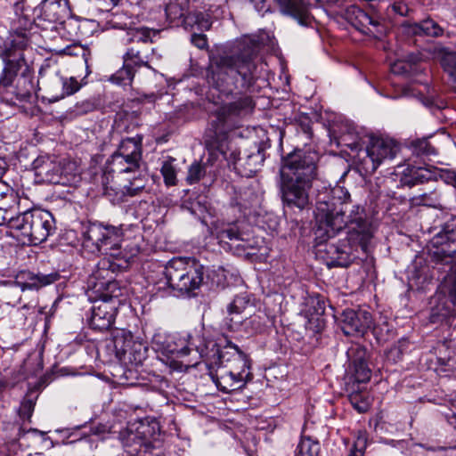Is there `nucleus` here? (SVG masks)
Returning <instances> with one entry per match:
<instances>
[{
  "label": "nucleus",
  "instance_id": "obj_58",
  "mask_svg": "<svg viewBox=\"0 0 456 456\" xmlns=\"http://www.w3.org/2000/svg\"><path fill=\"white\" fill-rule=\"evenodd\" d=\"M452 406L456 410V397L452 400Z\"/></svg>",
  "mask_w": 456,
  "mask_h": 456
},
{
  "label": "nucleus",
  "instance_id": "obj_49",
  "mask_svg": "<svg viewBox=\"0 0 456 456\" xmlns=\"http://www.w3.org/2000/svg\"><path fill=\"white\" fill-rule=\"evenodd\" d=\"M350 401L354 409L359 412H365L369 409L368 401L366 399H361V395L357 393L351 395Z\"/></svg>",
  "mask_w": 456,
  "mask_h": 456
},
{
  "label": "nucleus",
  "instance_id": "obj_22",
  "mask_svg": "<svg viewBox=\"0 0 456 456\" xmlns=\"http://www.w3.org/2000/svg\"><path fill=\"white\" fill-rule=\"evenodd\" d=\"M3 57L5 61V67L0 76V85L6 87L12 83L14 77L17 76L18 70L26 64L24 56L19 53V57L16 58L12 49H4Z\"/></svg>",
  "mask_w": 456,
  "mask_h": 456
},
{
  "label": "nucleus",
  "instance_id": "obj_19",
  "mask_svg": "<svg viewBox=\"0 0 456 456\" xmlns=\"http://www.w3.org/2000/svg\"><path fill=\"white\" fill-rule=\"evenodd\" d=\"M80 89V84L74 77H53L46 87L47 97L50 102H58L66 96L77 93Z\"/></svg>",
  "mask_w": 456,
  "mask_h": 456
},
{
  "label": "nucleus",
  "instance_id": "obj_6",
  "mask_svg": "<svg viewBox=\"0 0 456 456\" xmlns=\"http://www.w3.org/2000/svg\"><path fill=\"white\" fill-rule=\"evenodd\" d=\"M207 341L198 333L180 335L157 332L151 339L152 346L156 351L167 356L187 359L188 366H195L199 363V360L203 357Z\"/></svg>",
  "mask_w": 456,
  "mask_h": 456
},
{
  "label": "nucleus",
  "instance_id": "obj_60",
  "mask_svg": "<svg viewBox=\"0 0 456 456\" xmlns=\"http://www.w3.org/2000/svg\"><path fill=\"white\" fill-rule=\"evenodd\" d=\"M66 52L68 53V54H75L74 53H72V52L70 51V49H69V48H67V49H66Z\"/></svg>",
  "mask_w": 456,
  "mask_h": 456
},
{
  "label": "nucleus",
  "instance_id": "obj_13",
  "mask_svg": "<svg viewBox=\"0 0 456 456\" xmlns=\"http://www.w3.org/2000/svg\"><path fill=\"white\" fill-rule=\"evenodd\" d=\"M254 308L251 295L247 292L237 295L227 306L225 323L232 331L240 330L244 316L250 314Z\"/></svg>",
  "mask_w": 456,
  "mask_h": 456
},
{
  "label": "nucleus",
  "instance_id": "obj_24",
  "mask_svg": "<svg viewBox=\"0 0 456 456\" xmlns=\"http://www.w3.org/2000/svg\"><path fill=\"white\" fill-rule=\"evenodd\" d=\"M346 17L353 26L362 32H366L365 29H368L370 25L376 28L380 25L379 18L354 5L346 10Z\"/></svg>",
  "mask_w": 456,
  "mask_h": 456
},
{
  "label": "nucleus",
  "instance_id": "obj_48",
  "mask_svg": "<svg viewBox=\"0 0 456 456\" xmlns=\"http://www.w3.org/2000/svg\"><path fill=\"white\" fill-rule=\"evenodd\" d=\"M224 157L230 162H232L235 168L243 167L244 157H240V152H237L235 150L229 149L227 151H222Z\"/></svg>",
  "mask_w": 456,
  "mask_h": 456
},
{
  "label": "nucleus",
  "instance_id": "obj_41",
  "mask_svg": "<svg viewBox=\"0 0 456 456\" xmlns=\"http://www.w3.org/2000/svg\"><path fill=\"white\" fill-rule=\"evenodd\" d=\"M263 327L262 318L259 315H248L244 316V321L240 330H244L248 333L257 332Z\"/></svg>",
  "mask_w": 456,
  "mask_h": 456
},
{
  "label": "nucleus",
  "instance_id": "obj_52",
  "mask_svg": "<svg viewBox=\"0 0 456 456\" xmlns=\"http://www.w3.org/2000/svg\"><path fill=\"white\" fill-rule=\"evenodd\" d=\"M191 41L199 49H206L208 47V38L206 35L194 33L191 35Z\"/></svg>",
  "mask_w": 456,
  "mask_h": 456
},
{
  "label": "nucleus",
  "instance_id": "obj_29",
  "mask_svg": "<svg viewBox=\"0 0 456 456\" xmlns=\"http://www.w3.org/2000/svg\"><path fill=\"white\" fill-rule=\"evenodd\" d=\"M217 238L221 243L228 244L230 247L234 245L235 247L246 248L245 245L240 244V241H244V239L236 224H229L220 230Z\"/></svg>",
  "mask_w": 456,
  "mask_h": 456
},
{
  "label": "nucleus",
  "instance_id": "obj_54",
  "mask_svg": "<svg viewBox=\"0 0 456 456\" xmlns=\"http://www.w3.org/2000/svg\"><path fill=\"white\" fill-rule=\"evenodd\" d=\"M445 418L448 423L454 428H456V412L452 411L451 413L446 414Z\"/></svg>",
  "mask_w": 456,
  "mask_h": 456
},
{
  "label": "nucleus",
  "instance_id": "obj_3",
  "mask_svg": "<svg viewBox=\"0 0 456 456\" xmlns=\"http://www.w3.org/2000/svg\"><path fill=\"white\" fill-rule=\"evenodd\" d=\"M204 350L202 359L219 390L230 393L243 388L252 379L249 360L236 345L227 342L221 347L216 341L208 340Z\"/></svg>",
  "mask_w": 456,
  "mask_h": 456
},
{
  "label": "nucleus",
  "instance_id": "obj_46",
  "mask_svg": "<svg viewBox=\"0 0 456 456\" xmlns=\"http://www.w3.org/2000/svg\"><path fill=\"white\" fill-rule=\"evenodd\" d=\"M366 445H367V437H366L365 434L359 433L353 446L350 448V452L347 456H363Z\"/></svg>",
  "mask_w": 456,
  "mask_h": 456
},
{
  "label": "nucleus",
  "instance_id": "obj_40",
  "mask_svg": "<svg viewBox=\"0 0 456 456\" xmlns=\"http://www.w3.org/2000/svg\"><path fill=\"white\" fill-rule=\"evenodd\" d=\"M28 45V37L23 33H17L15 36H13L10 46L6 49H12V53H14L16 58H18L19 53L23 56L22 51L27 47Z\"/></svg>",
  "mask_w": 456,
  "mask_h": 456
},
{
  "label": "nucleus",
  "instance_id": "obj_35",
  "mask_svg": "<svg viewBox=\"0 0 456 456\" xmlns=\"http://www.w3.org/2000/svg\"><path fill=\"white\" fill-rule=\"evenodd\" d=\"M265 159V151L259 145H255L254 150L244 157L243 167L249 173L256 172L257 167L262 166Z\"/></svg>",
  "mask_w": 456,
  "mask_h": 456
},
{
  "label": "nucleus",
  "instance_id": "obj_42",
  "mask_svg": "<svg viewBox=\"0 0 456 456\" xmlns=\"http://www.w3.org/2000/svg\"><path fill=\"white\" fill-rule=\"evenodd\" d=\"M104 194L114 204L125 201L126 196H128L127 191L125 189V185L122 188L106 186Z\"/></svg>",
  "mask_w": 456,
  "mask_h": 456
},
{
  "label": "nucleus",
  "instance_id": "obj_62",
  "mask_svg": "<svg viewBox=\"0 0 456 456\" xmlns=\"http://www.w3.org/2000/svg\"><path fill=\"white\" fill-rule=\"evenodd\" d=\"M79 50L82 52V55H83V57H85V56H86V51H85V49H82V48H81V49H79Z\"/></svg>",
  "mask_w": 456,
  "mask_h": 456
},
{
  "label": "nucleus",
  "instance_id": "obj_12",
  "mask_svg": "<svg viewBox=\"0 0 456 456\" xmlns=\"http://www.w3.org/2000/svg\"><path fill=\"white\" fill-rule=\"evenodd\" d=\"M338 325L346 336H363L372 326V316L365 309L346 308L337 316Z\"/></svg>",
  "mask_w": 456,
  "mask_h": 456
},
{
  "label": "nucleus",
  "instance_id": "obj_1",
  "mask_svg": "<svg viewBox=\"0 0 456 456\" xmlns=\"http://www.w3.org/2000/svg\"><path fill=\"white\" fill-rule=\"evenodd\" d=\"M262 67L256 47L240 44L233 50L210 59L207 82L224 95L232 94L236 90L247 92L259 78Z\"/></svg>",
  "mask_w": 456,
  "mask_h": 456
},
{
  "label": "nucleus",
  "instance_id": "obj_4",
  "mask_svg": "<svg viewBox=\"0 0 456 456\" xmlns=\"http://www.w3.org/2000/svg\"><path fill=\"white\" fill-rule=\"evenodd\" d=\"M350 195L346 193L345 200ZM341 202L339 206L330 205L325 201H320L316 208V231L315 234L323 240L335 236L348 224V241L350 244H358L363 252L367 253L372 239L370 225L362 217L350 218L346 216L347 206Z\"/></svg>",
  "mask_w": 456,
  "mask_h": 456
},
{
  "label": "nucleus",
  "instance_id": "obj_31",
  "mask_svg": "<svg viewBox=\"0 0 456 456\" xmlns=\"http://www.w3.org/2000/svg\"><path fill=\"white\" fill-rule=\"evenodd\" d=\"M115 152L123 154L126 158H142V141L136 138L123 139Z\"/></svg>",
  "mask_w": 456,
  "mask_h": 456
},
{
  "label": "nucleus",
  "instance_id": "obj_8",
  "mask_svg": "<svg viewBox=\"0 0 456 456\" xmlns=\"http://www.w3.org/2000/svg\"><path fill=\"white\" fill-rule=\"evenodd\" d=\"M255 106L253 98L247 94L221 105L213 113L211 125L215 133L216 134H225L240 127L242 121L252 114Z\"/></svg>",
  "mask_w": 456,
  "mask_h": 456
},
{
  "label": "nucleus",
  "instance_id": "obj_36",
  "mask_svg": "<svg viewBox=\"0 0 456 456\" xmlns=\"http://www.w3.org/2000/svg\"><path fill=\"white\" fill-rule=\"evenodd\" d=\"M327 253L330 255V264L334 266H347L350 262L349 253L334 244L326 245Z\"/></svg>",
  "mask_w": 456,
  "mask_h": 456
},
{
  "label": "nucleus",
  "instance_id": "obj_53",
  "mask_svg": "<svg viewBox=\"0 0 456 456\" xmlns=\"http://www.w3.org/2000/svg\"><path fill=\"white\" fill-rule=\"evenodd\" d=\"M393 9L396 13H398L401 16H405L408 12V7L404 4H402V3H395L393 5Z\"/></svg>",
  "mask_w": 456,
  "mask_h": 456
},
{
  "label": "nucleus",
  "instance_id": "obj_2",
  "mask_svg": "<svg viewBox=\"0 0 456 456\" xmlns=\"http://www.w3.org/2000/svg\"><path fill=\"white\" fill-rule=\"evenodd\" d=\"M317 154L295 150L282 158L279 192L284 206L303 210L310 204L309 192L317 177Z\"/></svg>",
  "mask_w": 456,
  "mask_h": 456
},
{
  "label": "nucleus",
  "instance_id": "obj_18",
  "mask_svg": "<svg viewBox=\"0 0 456 456\" xmlns=\"http://www.w3.org/2000/svg\"><path fill=\"white\" fill-rule=\"evenodd\" d=\"M396 154V149L392 140L373 138L367 148V155L372 163V171H375L385 159H392Z\"/></svg>",
  "mask_w": 456,
  "mask_h": 456
},
{
  "label": "nucleus",
  "instance_id": "obj_47",
  "mask_svg": "<svg viewBox=\"0 0 456 456\" xmlns=\"http://www.w3.org/2000/svg\"><path fill=\"white\" fill-rule=\"evenodd\" d=\"M144 188L143 181L141 178L134 177L129 181V184H125V189L128 196H134Z\"/></svg>",
  "mask_w": 456,
  "mask_h": 456
},
{
  "label": "nucleus",
  "instance_id": "obj_34",
  "mask_svg": "<svg viewBox=\"0 0 456 456\" xmlns=\"http://www.w3.org/2000/svg\"><path fill=\"white\" fill-rule=\"evenodd\" d=\"M321 445L318 440L302 436L296 449L295 456H320Z\"/></svg>",
  "mask_w": 456,
  "mask_h": 456
},
{
  "label": "nucleus",
  "instance_id": "obj_23",
  "mask_svg": "<svg viewBox=\"0 0 456 456\" xmlns=\"http://www.w3.org/2000/svg\"><path fill=\"white\" fill-rule=\"evenodd\" d=\"M113 27L123 30H126L127 42H136L146 44L148 42L153 43L154 37H156L159 31L156 29H151L146 27L133 28L131 22H118V20H111Z\"/></svg>",
  "mask_w": 456,
  "mask_h": 456
},
{
  "label": "nucleus",
  "instance_id": "obj_28",
  "mask_svg": "<svg viewBox=\"0 0 456 456\" xmlns=\"http://www.w3.org/2000/svg\"><path fill=\"white\" fill-rule=\"evenodd\" d=\"M154 53V48L151 50L141 49L137 46H133L127 50L123 59L124 62L128 64L131 69L135 67L146 66L151 60V56Z\"/></svg>",
  "mask_w": 456,
  "mask_h": 456
},
{
  "label": "nucleus",
  "instance_id": "obj_33",
  "mask_svg": "<svg viewBox=\"0 0 456 456\" xmlns=\"http://www.w3.org/2000/svg\"><path fill=\"white\" fill-rule=\"evenodd\" d=\"M35 89L33 77L30 74L23 72L18 77L16 85V95L21 101L29 100Z\"/></svg>",
  "mask_w": 456,
  "mask_h": 456
},
{
  "label": "nucleus",
  "instance_id": "obj_50",
  "mask_svg": "<svg viewBox=\"0 0 456 456\" xmlns=\"http://www.w3.org/2000/svg\"><path fill=\"white\" fill-rule=\"evenodd\" d=\"M454 263L452 267V273L453 277L452 287L449 290V297L452 304L456 307V253L453 255Z\"/></svg>",
  "mask_w": 456,
  "mask_h": 456
},
{
  "label": "nucleus",
  "instance_id": "obj_27",
  "mask_svg": "<svg viewBox=\"0 0 456 456\" xmlns=\"http://www.w3.org/2000/svg\"><path fill=\"white\" fill-rule=\"evenodd\" d=\"M203 282V267L202 265L193 264L191 268H189V273L183 280V286H178L175 290L184 294H189L195 289H198Z\"/></svg>",
  "mask_w": 456,
  "mask_h": 456
},
{
  "label": "nucleus",
  "instance_id": "obj_55",
  "mask_svg": "<svg viewBox=\"0 0 456 456\" xmlns=\"http://www.w3.org/2000/svg\"><path fill=\"white\" fill-rule=\"evenodd\" d=\"M6 214H7L6 211L0 208V225L4 224L5 223H7V224L9 225V219L11 217H7Z\"/></svg>",
  "mask_w": 456,
  "mask_h": 456
},
{
  "label": "nucleus",
  "instance_id": "obj_11",
  "mask_svg": "<svg viewBox=\"0 0 456 456\" xmlns=\"http://www.w3.org/2000/svg\"><path fill=\"white\" fill-rule=\"evenodd\" d=\"M366 350L360 345L352 346L347 350V357L351 364L346 374V383L353 393L359 390L355 384L366 383L370 380L371 371L366 362Z\"/></svg>",
  "mask_w": 456,
  "mask_h": 456
},
{
  "label": "nucleus",
  "instance_id": "obj_44",
  "mask_svg": "<svg viewBox=\"0 0 456 456\" xmlns=\"http://www.w3.org/2000/svg\"><path fill=\"white\" fill-rule=\"evenodd\" d=\"M206 174V168L203 165L194 162L189 167L188 175L186 180L189 183L192 184L199 182L201 177Z\"/></svg>",
  "mask_w": 456,
  "mask_h": 456
},
{
  "label": "nucleus",
  "instance_id": "obj_7",
  "mask_svg": "<svg viewBox=\"0 0 456 456\" xmlns=\"http://www.w3.org/2000/svg\"><path fill=\"white\" fill-rule=\"evenodd\" d=\"M53 215L44 209H32L9 219V227L20 231L32 244H40L46 240L55 229Z\"/></svg>",
  "mask_w": 456,
  "mask_h": 456
},
{
  "label": "nucleus",
  "instance_id": "obj_25",
  "mask_svg": "<svg viewBox=\"0 0 456 456\" xmlns=\"http://www.w3.org/2000/svg\"><path fill=\"white\" fill-rule=\"evenodd\" d=\"M123 154L114 152L110 160V169L116 174L134 173L140 167L142 158L123 157Z\"/></svg>",
  "mask_w": 456,
  "mask_h": 456
},
{
  "label": "nucleus",
  "instance_id": "obj_16",
  "mask_svg": "<svg viewBox=\"0 0 456 456\" xmlns=\"http://www.w3.org/2000/svg\"><path fill=\"white\" fill-rule=\"evenodd\" d=\"M120 440L128 456H151L153 448L151 442L142 437L139 432L131 429L120 433Z\"/></svg>",
  "mask_w": 456,
  "mask_h": 456
},
{
  "label": "nucleus",
  "instance_id": "obj_45",
  "mask_svg": "<svg viewBox=\"0 0 456 456\" xmlns=\"http://www.w3.org/2000/svg\"><path fill=\"white\" fill-rule=\"evenodd\" d=\"M36 404V400L34 398H31L30 396L27 395L21 402L20 409H19V414L20 418L23 419H29L32 416L34 408Z\"/></svg>",
  "mask_w": 456,
  "mask_h": 456
},
{
  "label": "nucleus",
  "instance_id": "obj_10",
  "mask_svg": "<svg viewBox=\"0 0 456 456\" xmlns=\"http://www.w3.org/2000/svg\"><path fill=\"white\" fill-rule=\"evenodd\" d=\"M114 273L110 270L97 268L88 281V286L96 294L97 300H106L118 306L120 297L124 295L125 288L121 287L114 278Z\"/></svg>",
  "mask_w": 456,
  "mask_h": 456
},
{
  "label": "nucleus",
  "instance_id": "obj_20",
  "mask_svg": "<svg viewBox=\"0 0 456 456\" xmlns=\"http://www.w3.org/2000/svg\"><path fill=\"white\" fill-rule=\"evenodd\" d=\"M58 279V274H42L32 273L28 271H22L18 273L13 281L16 287H19L21 291L26 289H38L44 286L49 285Z\"/></svg>",
  "mask_w": 456,
  "mask_h": 456
},
{
  "label": "nucleus",
  "instance_id": "obj_38",
  "mask_svg": "<svg viewBox=\"0 0 456 456\" xmlns=\"http://www.w3.org/2000/svg\"><path fill=\"white\" fill-rule=\"evenodd\" d=\"M442 66L444 71L448 73L452 89L456 93V53H446L442 59Z\"/></svg>",
  "mask_w": 456,
  "mask_h": 456
},
{
  "label": "nucleus",
  "instance_id": "obj_30",
  "mask_svg": "<svg viewBox=\"0 0 456 456\" xmlns=\"http://www.w3.org/2000/svg\"><path fill=\"white\" fill-rule=\"evenodd\" d=\"M41 9L45 20L50 22H56L63 17L64 7L60 0H45Z\"/></svg>",
  "mask_w": 456,
  "mask_h": 456
},
{
  "label": "nucleus",
  "instance_id": "obj_14",
  "mask_svg": "<svg viewBox=\"0 0 456 456\" xmlns=\"http://www.w3.org/2000/svg\"><path fill=\"white\" fill-rule=\"evenodd\" d=\"M118 307L106 300H95L90 318L91 328L99 331L110 329L115 322Z\"/></svg>",
  "mask_w": 456,
  "mask_h": 456
},
{
  "label": "nucleus",
  "instance_id": "obj_56",
  "mask_svg": "<svg viewBox=\"0 0 456 456\" xmlns=\"http://www.w3.org/2000/svg\"><path fill=\"white\" fill-rule=\"evenodd\" d=\"M6 167H7V164H6L5 160L4 159L0 158V177H2L3 175L5 173Z\"/></svg>",
  "mask_w": 456,
  "mask_h": 456
},
{
  "label": "nucleus",
  "instance_id": "obj_26",
  "mask_svg": "<svg viewBox=\"0 0 456 456\" xmlns=\"http://www.w3.org/2000/svg\"><path fill=\"white\" fill-rule=\"evenodd\" d=\"M36 172L37 175L42 176L45 182L50 183H63L62 175L64 169L60 164L53 161H44L41 165H36Z\"/></svg>",
  "mask_w": 456,
  "mask_h": 456
},
{
  "label": "nucleus",
  "instance_id": "obj_51",
  "mask_svg": "<svg viewBox=\"0 0 456 456\" xmlns=\"http://www.w3.org/2000/svg\"><path fill=\"white\" fill-rule=\"evenodd\" d=\"M411 69V66L409 63L402 61L395 62L391 67L392 72L397 75H406L410 72Z\"/></svg>",
  "mask_w": 456,
  "mask_h": 456
},
{
  "label": "nucleus",
  "instance_id": "obj_5",
  "mask_svg": "<svg viewBox=\"0 0 456 456\" xmlns=\"http://www.w3.org/2000/svg\"><path fill=\"white\" fill-rule=\"evenodd\" d=\"M121 228L104 226L100 224H90L83 232V247L89 252L102 253L109 258L102 259L97 268L112 272L128 268L131 255L121 248L123 241Z\"/></svg>",
  "mask_w": 456,
  "mask_h": 456
},
{
  "label": "nucleus",
  "instance_id": "obj_43",
  "mask_svg": "<svg viewBox=\"0 0 456 456\" xmlns=\"http://www.w3.org/2000/svg\"><path fill=\"white\" fill-rule=\"evenodd\" d=\"M172 160L164 161L160 169L167 185H175L176 182V172Z\"/></svg>",
  "mask_w": 456,
  "mask_h": 456
},
{
  "label": "nucleus",
  "instance_id": "obj_57",
  "mask_svg": "<svg viewBox=\"0 0 456 456\" xmlns=\"http://www.w3.org/2000/svg\"><path fill=\"white\" fill-rule=\"evenodd\" d=\"M267 10H268V8L266 7V4H265V1H263L262 2V7L258 11L260 12V11H267Z\"/></svg>",
  "mask_w": 456,
  "mask_h": 456
},
{
  "label": "nucleus",
  "instance_id": "obj_32",
  "mask_svg": "<svg viewBox=\"0 0 456 456\" xmlns=\"http://www.w3.org/2000/svg\"><path fill=\"white\" fill-rule=\"evenodd\" d=\"M183 24L185 28L187 27H194L197 26V28L200 30H208L212 26V21L210 20V17L208 14L201 12H190L188 13L183 20Z\"/></svg>",
  "mask_w": 456,
  "mask_h": 456
},
{
  "label": "nucleus",
  "instance_id": "obj_15",
  "mask_svg": "<svg viewBox=\"0 0 456 456\" xmlns=\"http://www.w3.org/2000/svg\"><path fill=\"white\" fill-rule=\"evenodd\" d=\"M281 12L304 27H313L314 17L309 8L308 0H276Z\"/></svg>",
  "mask_w": 456,
  "mask_h": 456
},
{
  "label": "nucleus",
  "instance_id": "obj_59",
  "mask_svg": "<svg viewBox=\"0 0 456 456\" xmlns=\"http://www.w3.org/2000/svg\"><path fill=\"white\" fill-rule=\"evenodd\" d=\"M454 449H456V446L455 447H449L448 449H446L447 452H452Z\"/></svg>",
  "mask_w": 456,
  "mask_h": 456
},
{
  "label": "nucleus",
  "instance_id": "obj_61",
  "mask_svg": "<svg viewBox=\"0 0 456 456\" xmlns=\"http://www.w3.org/2000/svg\"><path fill=\"white\" fill-rule=\"evenodd\" d=\"M450 314H451V313L449 311L442 314V315L444 316V317L447 316V315H450Z\"/></svg>",
  "mask_w": 456,
  "mask_h": 456
},
{
  "label": "nucleus",
  "instance_id": "obj_21",
  "mask_svg": "<svg viewBox=\"0 0 456 456\" xmlns=\"http://www.w3.org/2000/svg\"><path fill=\"white\" fill-rule=\"evenodd\" d=\"M402 27L403 32L411 36L439 37L444 34V29L430 18L425 19L420 22L411 23L405 21L402 24Z\"/></svg>",
  "mask_w": 456,
  "mask_h": 456
},
{
  "label": "nucleus",
  "instance_id": "obj_17",
  "mask_svg": "<svg viewBox=\"0 0 456 456\" xmlns=\"http://www.w3.org/2000/svg\"><path fill=\"white\" fill-rule=\"evenodd\" d=\"M194 263V260L182 257L169 260L163 270V274L168 287L176 289L178 286H183V280L189 273V268H191Z\"/></svg>",
  "mask_w": 456,
  "mask_h": 456
},
{
  "label": "nucleus",
  "instance_id": "obj_39",
  "mask_svg": "<svg viewBox=\"0 0 456 456\" xmlns=\"http://www.w3.org/2000/svg\"><path fill=\"white\" fill-rule=\"evenodd\" d=\"M165 12H166L167 19L171 23L178 24L179 22H181L183 24V20L184 17L186 16L182 4H177V3L171 2V3L167 4L166 5Z\"/></svg>",
  "mask_w": 456,
  "mask_h": 456
},
{
  "label": "nucleus",
  "instance_id": "obj_37",
  "mask_svg": "<svg viewBox=\"0 0 456 456\" xmlns=\"http://www.w3.org/2000/svg\"><path fill=\"white\" fill-rule=\"evenodd\" d=\"M134 75V69H131L128 64L124 62L123 67L111 75L110 81L117 85L126 86L131 83Z\"/></svg>",
  "mask_w": 456,
  "mask_h": 456
},
{
  "label": "nucleus",
  "instance_id": "obj_9",
  "mask_svg": "<svg viewBox=\"0 0 456 456\" xmlns=\"http://www.w3.org/2000/svg\"><path fill=\"white\" fill-rule=\"evenodd\" d=\"M112 343L116 357L124 363L142 364L146 358V346L134 340L131 331L116 329L112 333Z\"/></svg>",
  "mask_w": 456,
  "mask_h": 456
}]
</instances>
